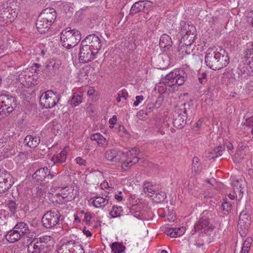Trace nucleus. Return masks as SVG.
<instances>
[{
    "mask_svg": "<svg viewBox=\"0 0 253 253\" xmlns=\"http://www.w3.org/2000/svg\"><path fill=\"white\" fill-rule=\"evenodd\" d=\"M205 62L210 68L217 70L226 67L229 62V58L223 49L217 51L215 48H209L205 56Z\"/></svg>",
    "mask_w": 253,
    "mask_h": 253,
    "instance_id": "f257e3e1",
    "label": "nucleus"
},
{
    "mask_svg": "<svg viewBox=\"0 0 253 253\" xmlns=\"http://www.w3.org/2000/svg\"><path fill=\"white\" fill-rule=\"evenodd\" d=\"M53 240L49 236L35 239L27 247L28 253H52Z\"/></svg>",
    "mask_w": 253,
    "mask_h": 253,
    "instance_id": "f03ea898",
    "label": "nucleus"
},
{
    "mask_svg": "<svg viewBox=\"0 0 253 253\" xmlns=\"http://www.w3.org/2000/svg\"><path fill=\"white\" fill-rule=\"evenodd\" d=\"M81 39V34L79 31L71 29L68 27L62 30L61 33V43L66 48H71L76 46Z\"/></svg>",
    "mask_w": 253,
    "mask_h": 253,
    "instance_id": "7ed1b4c3",
    "label": "nucleus"
},
{
    "mask_svg": "<svg viewBox=\"0 0 253 253\" xmlns=\"http://www.w3.org/2000/svg\"><path fill=\"white\" fill-rule=\"evenodd\" d=\"M17 107L16 98L8 94H0V116L4 118L12 113Z\"/></svg>",
    "mask_w": 253,
    "mask_h": 253,
    "instance_id": "20e7f679",
    "label": "nucleus"
},
{
    "mask_svg": "<svg viewBox=\"0 0 253 253\" xmlns=\"http://www.w3.org/2000/svg\"><path fill=\"white\" fill-rule=\"evenodd\" d=\"M186 77L187 74L183 70L175 69L167 75L165 83L170 87L174 85L180 86L184 84Z\"/></svg>",
    "mask_w": 253,
    "mask_h": 253,
    "instance_id": "39448f33",
    "label": "nucleus"
},
{
    "mask_svg": "<svg viewBox=\"0 0 253 253\" xmlns=\"http://www.w3.org/2000/svg\"><path fill=\"white\" fill-rule=\"evenodd\" d=\"M208 211H205L201 214L199 220L194 225L195 231H201L208 235H211L214 229V226L211 223L210 218L206 216Z\"/></svg>",
    "mask_w": 253,
    "mask_h": 253,
    "instance_id": "423d86ee",
    "label": "nucleus"
},
{
    "mask_svg": "<svg viewBox=\"0 0 253 253\" xmlns=\"http://www.w3.org/2000/svg\"><path fill=\"white\" fill-rule=\"evenodd\" d=\"M61 216L59 211L56 209L46 211L42 219V226L48 229L55 226L59 223Z\"/></svg>",
    "mask_w": 253,
    "mask_h": 253,
    "instance_id": "0eeeda50",
    "label": "nucleus"
},
{
    "mask_svg": "<svg viewBox=\"0 0 253 253\" xmlns=\"http://www.w3.org/2000/svg\"><path fill=\"white\" fill-rule=\"evenodd\" d=\"M60 98V94L51 90H48L41 95L40 103L46 109L51 108L58 103Z\"/></svg>",
    "mask_w": 253,
    "mask_h": 253,
    "instance_id": "6e6552de",
    "label": "nucleus"
},
{
    "mask_svg": "<svg viewBox=\"0 0 253 253\" xmlns=\"http://www.w3.org/2000/svg\"><path fill=\"white\" fill-rule=\"evenodd\" d=\"M181 34L182 35L181 40L186 46L191 45L197 36L195 27L186 24L181 29Z\"/></svg>",
    "mask_w": 253,
    "mask_h": 253,
    "instance_id": "1a4fd4ad",
    "label": "nucleus"
},
{
    "mask_svg": "<svg viewBox=\"0 0 253 253\" xmlns=\"http://www.w3.org/2000/svg\"><path fill=\"white\" fill-rule=\"evenodd\" d=\"M139 153V149L137 148H134L128 151L123 159L122 167L124 169L130 168L134 164H136L138 162L139 158L138 155Z\"/></svg>",
    "mask_w": 253,
    "mask_h": 253,
    "instance_id": "9d476101",
    "label": "nucleus"
},
{
    "mask_svg": "<svg viewBox=\"0 0 253 253\" xmlns=\"http://www.w3.org/2000/svg\"><path fill=\"white\" fill-rule=\"evenodd\" d=\"M97 53H94V51L90 48L87 45L81 42V47L79 54V60L82 63H87L94 59Z\"/></svg>",
    "mask_w": 253,
    "mask_h": 253,
    "instance_id": "9b49d317",
    "label": "nucleus"
},
{
    "mask_svg": "<svg viewBox=\"0 0 253 253\" xmlns=\"http://www.w3.org/2000/svg\"><path fill=\"white\" fill-rule=\"evenodd\" d=\"M82 42L89 46L90 48L94 51V53L97 54L102 46L100 39L94 34L87 36Z\"/></svg>",
    "mask_w": 253,
    "mask_h": 253,
    "instance_id": "f8f14e48",
    "label": "nucleus"
},
{
    "mask_svg": "<svg viewBox=\"0 0 253 253\" xmlns=\"http://www.w3.org/2000/svg\"><path fill=\"white\" fill-rule=\"evenodd\" d=\"M15 14L12 13V9L8 7L0 8V25L4 26L13 21Z\"/></svg>",
    "mask_w": 253,
    "mask_h": 253,
    "instance_id": "ddd939ff",
    "label": "nucleus"
},
{
    "mask_svg": "<svg viewBox=\"0 0 253 253\" xmlns=\"http://www.w3.org/2000/svg\"><path fill=\"white\" fill-rule=\"evenodd\" d=\"M61 65V61L58 59H51L46 63L44 72L48 75H54L58 71Z\"/></svg>",
    "mask_w": 253,
    "mask_h": 253,
    "instance_id": "4468645a",
    "label": "nucleus"
},
{
    "mask_svg": "<svg viewBox=\"0 0 253 253\" xmlns=\"http://www.w3.org/2000/svg\"><path fill=\"white\" fill-rule=\"evenodd\" d=\"M173 117V125L175 127L181 129L186 124V120L187 119L186 115L182 114L176 107L175 108Z\"/></svg>",
    "mask_w": 253,
    "mask_h": 253,
    "instance_id": "2eb2a0df",
    "label": "nucleus"
},
{
    "mask_svg": "<svg viewBox=\"0 0 253 253\" xmlns=\"http://www.w3.org/2000/svg\"><path fill=\"white\" fill-rule=\"evenodd\" d=\"M104 157L109 161L117 163L122 161L124 154L119 150L112 149L105 152Z\"/></svg>",
    "mask_w": 253,
    "mask_h": 253,
    "instance_id": "dca6fc26",
    "label": "nucleus"
},
{
    "mask_svg": "<svg viewBox=\"0 0 253 253\" xmlns=\"http://www.w3.org/2000/svg\"><path fill=\"white\" fill-rule=\"evenodd\" d=\"M175 107L182 114L186 115L187 118L192 116L195 112V107L192 100L177 105Z\"/></svg>",
    "mask_w": 253,
    "mask_h": 253,
    "instance_id": "f3484780",
    "label": "nucleus"
},
{
    "mask_svg": "<svg viewBox=\"0 0 253 253\" xmlns=\"http://www.w3.org/2000/svg\"><path fill=\"white\" fill-rule=\"evenodd\" d=\"M59 195L65 202H69L75 199L76 192L73 187L69 186L62 187Z\"/></svg>",
    "mask_w": 253,
    "mask_h": 253,
    "instance_id": "a211bd4d",
    "label": "nucleus"
},
{
    "mask_svg": "<svg viewBox=\"0 0 253 253\" xmlns=\"http://www.w3.org/2000/svg\"><path fill=\"white\" fill-rule=\"evenodd\" d=\"M10 176L7 172L0 174V193H2L9 189L11 184L9 181Z\"/></svg>",
    "mask_w": 253,
    "mask_h": 253,
    "instance_id": "6ab92c4d",
    "label": "nucleus"
},
{
    "mask_svg": "<svg viewBox=\"0 0 253 253\" xmlns=\"http://www.w3.org/2000/svg\"><path fill=\"white\" fill-rule=\"evenodd\" d=\"M245 184V181L242 179H238L236 177H232L231 180V185L232 186L233 191L237 195L239 193V197H242L243 193V189ZM237 197V196H236Z\"/></svg>",
    "mask_w": 253,
    "mask_h": 253,
    "instance_id": "aec40b11",
    "label": "nucleus"
},
{
    "mask_svg": "<svg viewBox=\"0 0 253 253\" xmlns=\"http://www.w3.org/2000/svg\"><path fill=\"white\" fill-rule=\"evenodd\" d=\"M107 196L103 198L101 196H96L90 198L88 202L96 208H103L109 203V199H107Z\"/></svg>",
    "mask_w": 253,
    "mask_h": 253,
    "instance_id": "412c9836",
    "label": "nucleus"
},
{
    "mask_svg": "<svg viewBox=\"0 0 253 253\" xmlns=\"http://www.w3.org/2000/svg\"><path fill=\"white\" fill-rule=\"evenodd\" d=\"M49 169L47 167L39 169L33 174L32 177L37 182L41 184L46 178Z\"/></svg>",
    "mask_w": 253,
    "mask_h": 253,
    "instance_id": "4be33fe9",
    "label": "nucleus"
},
{
    "mask_svg": "<svg viewBox=\"0 0 253 253\" xmlns=\"http://www.w3.org/2000/svg\"><path fill=\"white\" fill-rule=\"evenodd\" d=\"M38 31L41 33H44L47 31L51 25L49 21L46 20L39 15L36 23Z\"/></svg>",
    "mask_w": 253,
    "mask_h": 253,
    "instance_id": "5701e85b",
    "label": "nucleus"
},
{
    "mask_svg": "<svg viewBox=\"0 0 253 253\" xmlns=\"http://www.w3.org/2000/svg\"><path fill=\"white\" fill-rule=\"evenodd\" d=\"M40 15L52 24L56 17V12L55 10L52 8H47L42 10Z\"/></svg>",
    "mask_w": 253,
    "mask_h": 253,
    "instance_id": "b1692460",
    "label": "nucleus"
},
{
    "mask_svg": "<svg viewBox=\"0 0 253 253\" xmlns=\"http://www.w3.org/2000/svg\"><path fill=\"white\" fill-rule=\"evenodd\" d=\"M245 59L247 64L253 71V42L249 43L245 51Z\"/></svg>",
    "mask_w": 253,
    "mask_h": 253,
    "instance_id": "393cba45",
    "label": "nucleus"
},
{
    "mask_svg": "<svg viewBox=\"0 0 253 253\" xmlns=\"http://www.w3.org/2000/svg\"><path fill=\"white\" fill-rule=\"evenodd\" d=\"M148 2L146 1H139L135 2L131 6L130 10V15H134L140 12L147 6Z\"/></svg>",
    "mask_w": 253,
    "mask_h": 253,
    "instance_id": "a878e982",
    "label": "nucleus"
},
{
    "mask_svg": "<svg viewBox=\"0 0 253 253\" xmlns=\"http://www.w3.org/2000/svg\"><path fill=\"white\" fill-rule=\"evenodd\" d=\"M250 222L251 220L249 215L242 212L239 216L238 226L241 228H243V230H245L244 233L247 230L248 227L250 225Z\"/></svg>",
    "mask_w": 253,
    "mask_h": 253,
    "instance_id": "bb28decb",
    "label": "nucleus"
},
{
    "mask_svg": "<svg viewBox=\"0 0 253 253\" xmlns=\"http://www.w3.org/2000/svg\"><path fill=\"white\" fill-rule=\"evenodd\" d=\"M6 239L10 243H15L19 241L22 237L17 230L13 228L5 236Z\"/></svg>",
    "mask_w": 253,
    "mask_h": 253,
    "instance_id": "cd10ccee",
    "label": "nucleus"
},
{
    "mask_svg": "<svg viewBox=\"0 0 253 253\" xmlns=\"http://www.w3.org/2000/svg\"><path fill=\"white\" fill-rule=\"evenodd\" d=\"M40 139L39 137L28 135L24 140V143L30 148H36L40 143Z\"/></svg>",
    "mask_w": 253,
    "mask_h": 253,
    "instance_id": "c85d7f7f",
    "label": "nucleus"
},
{
    "mask_svg": "<svg viewBox=\"0 0 253 253\" xmlns=\"http://www.w3.org/2000/svg\"><path fill=\"white\" fill-rule=\"evenodd\" d=\"M143 191L149 197H153L156 192V186L151 182L145 181L143 184Z\"/></svg>",
    "mask_w": 253,
    "mask_h": 253,
    "instance_id": "c756f323",
    "label": "nucleus"
},
{
    "mask_svg": "<svg viewBox=\"0 0 253 253\" xmlns=\"http://www.w3.org/2000/svg\"><path fill=\"white\" fill-rule=\"evenodd\" d=\"M186 228L182 226L179 228H169L166 231L167 235L172 238H176L182 236L185 232Z\"/></svg>",
    "mask_w": 253,
    "mask_h": 253,
    "instance_id": "7c9ffc66",
    "label": "nucleus"
},
{
    "mask_svg": "<svg viewBox=\"0 0 253 253\" xmlns=\"http://www.w3.org/2000/svg\"><path fill=\"white\" fill-rule=\"evenodd\" d=\"M13 228L20 233L22 237L29 233V226L24 222H18Z\"/></svg>",
    "mask_w": 253,
    "mask_h": 253,
    "instance_id": "2f4dec72",
    "label": "nucleus"
},
{
    "mask_svg": "<svg viewBox=\"0 0 253 253\" xmlns=\"http://www.w3.org/2000/svg\"><path fill=\"white\" fill-rule=\"evenodd\" d=\"M115 186L116 184L113 177L110 178L108 180H105L100 184L101 188L107 190L108 193L114 189Z\"/></svg>",
    "mask_w": 253,
    "mask_h": 253,
    "instance_id": "473e14b6",
    "label": "nucleus"
},
{
    "mask_svg": "<svg viewBox=\"0 0 253 253\" xmlns=\"http://www.w3.org/2000/svg\"><path fill=\"white\" fill-rule=\"evenodd\" d=\"M66 151L62 150L60 153L54 155L51 158V161L54 165L61 164L65 162L66 160Z\"/></svg>",
    "mask_w": 253,
    "mask_h": 253,
    "instance_id": "72a5a7b5",
    "label": "nucleus"
},
{
    "mask_svg": "<svg viewBox=\"0 0 253 253\" xmlns=\"http://www.w3.org/2000/svg\"><path fill=\"white\" fill-rule=\"evenodd\" d=\"M160 46L162 48H167L169 49L172 45V41L171 38L167 34H163L160 39Z\"/></svg>",
    "mask_w": 253,
    "mask_h": 253,
    "instance_id": "f704fd0d",
    "label": "nucleus"
},
{
    "mask_svg": "<svg viewBox=\"0 0 253 253\" xmlns=\"http://www.w3.org/2000/svg\"><path fill=\"white\" fill-rule=\"evenodd\" d=\"M90 139L95 141L97 144L101 147H104L107 145L106 138L100 133H96L90 135Z\"/></svg>",
    "mask_w": 253,
    "mask_h": 253,
    "instance_id": "c9c22d12",
    "label": "nucleus"
},
{
    "mask_svg": "<svg viewBox=\"0 0 253 253\" xmlns=\"http://www.w3.org/2000/svg\"><path fill=\"white\" fill-rule=\"evenodd\" d=\"M225 150L224 146L220 145L217 147L214 148L211 151L208 153V157L210 159H213L217 157L218 156H221L222 152Z\"/></svg>",
    "mask_w": 253,
    "mask_h": 253,
    "instance_id": "e433bc0d",
    "label": "nucleus"
},
{
    "mask_svg": "<svg viewBox=\"0 0 253 253\" xmlns=\"http://www.w3.org/2000/svg\"><path fill=\"white\" fill-rule=\"evenodd\" d=\"M113 253H122L125 252L126 247L119 242H114L111 245Z\"/></svg>",
    "mask_w": 253,
    "mask_h": 253,
    "instance_id": "4c0bfd02",
    "label": "nucleus"
},
{
    "mask_svg": "<svg viewBox=\"0 0 253 253\" xmlns=\"http://www.w3.org/2000/svg\"><path fill=\"white\" fill-rule=\"evenodd\" d=\"M82 99L83 95L82 93L75 92L73 94L70 100V104L73 107L77 106L82 102Z\"/></svg>",
    "mask_w": 253,
    "mask_h": 253,
    "instance_id": "58836bf2",
    "label": "nucleus"
},
{
    "mask_svg": "<svg viewBox=\"0 0 253 253\" xmlns=\"http://www.w3.org/2000/svg\"><path fill=\"white\" fill-rule=\"evenodd\" d=\"M122 211V207L114 206L110 212V215L113 218L119 217L121 215Z\"/></svg>",
    "mask_w": 253,
    "mask_h": 253,
    "instance_id": "ea45409f",
    "label": "nucleus"
},
{
    "mask_svg": "<svg viewBox=\"0 0 253 253\" xmlns=\"http://www.w3.org/2000/svg\"><path fill=\"white\" fill-rule=\"evenodd\" d=\"M225 76L227 79V83L229 84H237L238 81L233 72L227 73Z\"/></svg>",
    "mask_w": 253,
    "mask_h": 253,
    "instance_id": "a19ab883",
    "label": "nucleus"
},
{
    "mask_svg": "<svg viewBox=\"0 0 253 253\" xmlns=\"http://www.w3.org/2000/svg\"><path fill=\"white\" fill-rule=\"evenodd\" d=\"M154 200L157 202H161L163 201L167 197L166 192L164 191H160L157 193L156 191V194L154 196Z\"/></svg>",
    "mask_w": 253,
    "mask_h": 253,
    "instance_id": "79ce46f5",
    "label": "nucleus"
},
{
    "mask_svg": "<svg viewBox=\"0 0 253 253\" xmlns=\"http://www.w3.org/2000/svg\"><path fill=\"white\" fill-rule=\"evenodd\" d=\"M238 74L240 75H249L250 71L247 69V66L244 64H240L237 68Z\"/></svg>",
    "mask_w": 253,
    "mask_h": 253,
    "instance_id": "37998d69",
    "label": "nucleus"
},
{
    "mask_svg": "<svg viewBox=\"0 0 253 253\" xmlns=\"http://www.w3.org/2000/svg\"><path fill=\"white\" fill-rule=\"evenodd\" d=\"M72 241H70L67 243L65 245L61 246L56 251L55 253H70V251L68 249L67 245L72 243Z\"/></svg>",
    "mask_w": 253,
    "mask_h": 253,
    "instance_id": "c03bdc74",
    "label": "nucleus"
},
{
    "mask_svg": "<svg viewBox=\"0 0 253 253\" xmlns=\"http://www.w3.org/2000/svg\"><path fill=\"white\" fill-rule=\"evenodd\" d=\"M161 105V102H158L157 100L155 103L151 102L148 104L146 109L147 110H149V112H150L152 111V109L154 108H158Z\"/></svg>",
    "mask_w": 253,
    "mask_h": 253,
    "instance_id": "a18cd8bd",
    "label": "nucleus"
},
{
    "mask_svg": "<svg viewBox=\"0 0 253 253\" xmlns=\"http://www.w3.org/2000/svg\"><path fill=\"white\" fill-rule=\"evenodd\" d=\"M8 209L11 213H14L16 211L17 204L14 201H10L7 204Z\"/></svg>",
    "mask_w": 253,
    "mask_h": 253,
    "instance_id": "49530a36",
    "label": "nucleus"
},
{
    "mask_svg": "<svg viewBox=\"0 0 253 253\" xmlns=\"http://www.w3.org/2000/svg\"><path fill=\"white\" fill-rule=\"evenodd\" d=\"M222 206L225 214L226 212H228L231 209L232 204L230 202H224L222 203Z\"/></svg>",
    "mask_w": 253,
    "mask_h": 253,
    "instance_id": "de8ad7c7",
    "label": "nucleus"
},
{
    "mask_svg": "<svg viewBox=\"0 0 253 253\" xmlns=\"http://www.w3.org/2000/svg\"><path fill=\"white\" fill-rule=\"evenodd\" d=\"M245 124L247 126L252 128L251 133L253 134V117H251L247 119Z\"/></svg>",
    "mask_w": 253,
    "mask_h": 253,
    "instance_id": "09e8293b",
    "label": "nucleus"
},
{
    "mask_svg": "<svg viewBox=\"0 0 253 253\" xmlns=\"http://www.w3.org/2000/svg\"><path fill=\"white\" fill-rule=\"evenodd\" d=\"M41 67V65L39 63H34L31 66V68L32 71L35 73H39L40 72V68Z\"/></svg>",
    "mask_w": 253,
    "mask_h": 253,
    "instance_id": "8fccbe9b",
    "label": "nucleus"
},
{
    "mask_svg": "<svg viewBox=\"0 0 253 253\" xmlns=\"http://www.w3.org/2000/svg\"><path fill=\"white\" fill-rule=\"evenodd\" d=\"M252 242H253L252 238H248L246 240V241L244 242L243 247H245V248L250 249Z\"/></svg>",
    "mask_w": 253,
    "mask_h": 253,
    "instance_id": "3c124183",
    "label": "nucleus"
},
{
    "mask_svg": "<svg viewBox=\"0 0 253 253\" xmlns=\"http://www.w3.org/2000/svg\"><path fill=\"white\" fill-rule=\"evenodd\" d=\"M76 162L77 164H79L80 166H85L86 164L85 160L80 157L76 159Z\"/></svg>",
    "mask_w": 253,
    "mask_h": 253,
    "instance_id": "603ef678",
    "label": "nucleus"
},
{
    "mask_svg": "<svg viewBox=\"0 0 253 253\" xmlns=\"http://www.w3.org/2000/svg\"><path fill=\"white\" fill-rule=\"evenodd\" d=\"M143 96L142 95H139L136 96V100L134 101L133 104L135 106H137L139 105L141 101L143 99Z\"/></svg>",
    "mask_w": 253,
    "mask_h": 253,
    "instance_id": "864d4df0",
    "label": "nucleus"
},
{
    "mask_svg": "<svg viewBox=\"0 0 253 253\" xmlns=\"http://www.w3.org/2000/svg\"><path fill=\"white\" fill-rule=\"evenodd\" d=\"M109 124L111 125L112 126H110V127L111 128H113L114 126V125L117 122V116H113V117L109 120Z\"/></svg>",
    "mask_w": 253,
    "mask_h": 253,
    "instance_id": "5fc2aeb1",
    "label": "nucleus"
},
{
    "mask_svg": "<svg viewBox=\"0 0 253 253\" xmlns=\"http://www.w3.org/2000/svg\"><path fill=\"white\" fill-rule=\"evenodd\" d=\"M115 198L118 202L122 201L123 200L122 192L120 191L118 194H115Z\"/></svg>",
    "mask_w": 253,
    "mask_h": 253,
    "instance_id": "6e6d98bb",
    "label": "nucleus"
},
{
    "mask_svg": "<svg viewBox=\"0 0 253 253\" xmlns=\"http://www.w3.org/2000/svg\"><path fill=\"white\" fill-rule=\"evenodd\" d=\"M118 94L121 98H124L125 100L127 99L128 96L127 92L124 90H122Z\"/></svg>",
    "mask_w": 253,
    "mask_h": 253,
    "instance_id": "4d7b16f0",
    "label": "nucleus"
},
{
    "mask_svg": "<svg viewBox=\"0 0 253 253\" xmlns=\"http://www.w3.org/2000/svg\"><path fill=\"white\" fill-rule=\"evenodd\" d=\"M91 219V215L89 213H86L84 216V220L88 223L89 222Z\"/></svg>",
    "mask_w": 253,
    "mask_h": 253,
    "instance_id": "13d9d810",
    "label": "nucleus"
},
{
    "mask_svg": "<svg viewBox=\"0 0 253 253\" xmlns=\"http://www.w3.org/2000/svg\"><path fill=\"white\" fill-rule=\"evenodd\" d=\"M47 174V175L46 178H50V179H53L57 175V173L55 172H50L49 169V172H48Z\"/></svg>",
    "mask_w": 253,
    "mask_h": 253,
    "instance_id": "bf43d9fd",
    "label": "nucleus"
},
{
    "mask_svg": "<svg viewBox=\"0 0 253 253\" xmlns=\"http://www.w3.org/2000/svg\"><path fill=\"white\" fill-rule=\"evenodd\" d=\"M207 78V74L205 73H203L201 74V77L199 78V81L201 84L203 83V80L206 79Z\"/></svg>",
    "mask_w": 253,
    "mask_h": 253,
    "instance_id": "052dcab7",
    "label": "nucleus"
},
{
    "mask_svg": "<svg viewBox=\"0 0 253 253\" xmlns=\"http://www.w3.org/2000/svg\"><path fill=\"white\" fill-rule=\"evenodd\" d=\"M83 232L86 237H90L92 235L91 232L89 230H87L85 227L83 229Z\"/></svg>",
    "mask_w": 253,
    "mask_h": 253,
    "instance_id": "680f3d73",
    "label": "nucleus"
},
{
    "mask_svg": "<svg viewBox=\"0 0 253 253\" xmlns=\"http://www.w3.org/2000/svg\"><path fill=\"white\" fill-rule=\"evenodd\" d=\"M199 166L198 165H193L192 166V171H194L195 173H198L199 171Z\"/></svg>",
    "mask_w": 253,
    "mask_h": 253,
    "instance_id": "e2e57ef3",
    "label": "nucleus"
},
{
    "mask_svg": "<svg viewBox=\"0 0 253 253\" xmlns=\"http://www.w3.org/2000/svg\"><path fill=\"white\" fill-rule=\"evenodd\" d=\"M94 92H95V89H94V88L92 87H90L89 88V89L88 90L87 93L88 95L90 96V95H93L94 94Z\"/></svg>",
    "mask_w": 253,
    "mask_h": 253,
    "instance_id": "0e129e2a",
    "label": "nucleus"
},
{
    "mask_svg": "<svg viewBox=\"0 0 253 253\" xmlns=\"http://www.w3.org/2000/svg\"><path fill=\"white\" fill-rule=\"evenodd\" d=\"M193 165H196L200 166V164L198 162V159L197 157H194L193 160Z\"/></svg>",
    "mask_w": 253,
    "mask_h": 253,
    "instance_id": "69168bd1",
    "label": "nucleus"
},
{
    "mask_svg": "<svg viewBox=\"0 0 253 253\" xmlns=\"http://www.w3.org/2000/svg\"><path fill=\"white\" fill-rule=\"evenodd\" d=\"M250 249L242 247V251L241 253H248Z\"/></svg>",
    "mask_w": 253,
    "mask_h": 253,
    "instance_id": "338daca9",
    "label": "nucleus"
},
{
    "mask_svg": "<svg viewBox=\"0 0 253 253\" xmlns=\"http://www.w3.org/2000/svg\"><path fill=\"white\" fill-rule=\"evenodd\" d=\"M227 148L228 149V150H232L233 149V146L232 144L229 143L228 144H227Z\"/></svg>",
    "mask_w": 253,
    "mask_h": 253,
    "instance_id": "774afa93",
    "label": "nucleus"
}]
</instances>
